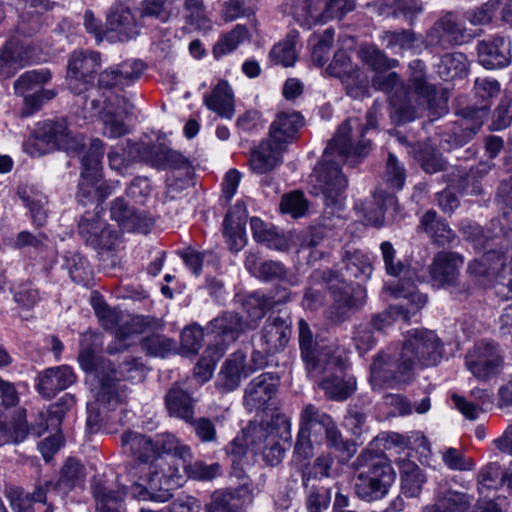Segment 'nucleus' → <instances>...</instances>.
Returning <instances> with one entry per match:
<instances>
[{"mask_svg": "<svg viewBox=\"0 0 512 512\" xmlns=\"http://www.w3.org/2000/svg\"><path fill=\"white\" fill-rule=\"evenodd\" d=\"M381 104L375 101L366 114V124L361 130V139L356 145L351 142V121L343 122L334 137L328 143L321 162L315 169L314 189L323 196L324 204L331 215L343 208V192L347 187V178L340 169V163L354 168L371 151L372 142L364 138L365 132L377 127V116Z\"/></svg>", "mask_w": 512, "mask_h": 512, "instance_id": "nucleus-1", "label": "nucleus"}, {"mask_svg": "<svg viewBox=\"0 0 512 512\" xmlns=\"http://www.w3.org/2000/svg\"><path fill=\"white\" fill-rule=\"evenodd\" d=\"M120 445L123 453L137 463L129 470L132 497L140 501H168L171 490L183 480L180 467L169 464L164 468L156 463L155 439L146 434L127 429L120 436Z\"/></svg>", "mask_w": 512, "mask_h": 512, "instance_id": "nucleus-2", "label": "nucleus"}, {"mask_svg": "<svg viewBox=\"0 0 512 512\" xmlns=\"http://www.w3.org/2000/svg\"><path fill=\"white\" fill-rule=\"evenodd\" d=\"M442 354L443 344L433 331L415 329L408 333L398 352L383 351L374 357L370 380L377 385L406 386L415 379L418 369L435 366Z\"/></svg>", "mask_w": 512, "mask_h": 512, "instance_id": "nucleus-3", "label": "nucleus"}, {"mask_svg": "<svg viewBox=\"0 0 512 512\" xmlns=\"http://www.w3.org/2000/svg\"><path fill=\"white\" fill-rule=\"evenodd\" d=\"M303 116L296 111L280 112L269 128V137L251 151L250 168L258 174L273 170L282 162V153L303 126Z\"/></svg>", "mask_w": 512, "mask_h": 512, "instance_id": "nucleus-4", "label": "nucleus"}, {"mask_svg": "<svg viewBox=\"0 0 512 512\" xmlns=\"http://www.w3.org/2000/svg\"><path fill=\"white\" fill-rule=\"evenodd\" d=\"M324 356L318 376L312 379L328 400L343 402L357 389L356 378L348 373V358L340 347L327 349Z\"/></svg>", "mask_w": 512, "mask_h": 512, "instance_id": "nucleus-5", "label": "nucleus"}, {"mask_svg": "<svg viewBox=\"0 0 512 512\" xmlns=\"http://www.w3.org/2000/svg\"><path fill=\"white\" fill-rule=\"evenodd\" d=\"M280 433L279 418L272 419L266 423L250 421L240 435H237L227 447V454L230 458L232 467L239 470L237 476L244 472L246 465H249L252 456L259 455L269 444L270 439H274Z\"/></svg>", "mask_w": 512, "mask_h": 512, "instance_id": "nucleus-6", "label": "nucleus"}, {"mask_svg": "<svg viewBox=\"0 0 512 512\" xmlns=\"http://www.w3.org/2000/svg\"><path fill=\"white\" fill-rule=\"evenodd\" d=\"M82 146V139L71 136L64 119H48L36 124L32 136L25 143V150L31 156L38 157L55 149L76 150Z\"/></svg>", "mask_w": 512, "mask_h": 512, "instance_id": "nucleus-7", "label": "nucleus"}, {"mask_svg": "<svg viewBox=\"0 0 512 512\" xmlns=\"http://www.w3.org/2000/svg\"><path fill=\"white\" fill-rule=\"evenodd\" d=\"M299 428L312 438L316 445L322 444L325 440L331 449L346 450V442L336 422L329 414L313 404L303 407L299 418Z\"/></svg>", "mask_w": 512, "mask_h": 512, "instance_id": "nucleus-8", "label": "nucleus"}, {"mask_svg": "<svg viewBox=\"0 0 512 512\" xmlns=\"http://www.w3.org/2000/svg\"><path fill=\"white\" fill-rule=\"evenodd\" d=\"M384 289L393 293L396 298L403 299L405 303L391 305L387 311L374 315L371 322L367 324L372 331H382L391 326L394 318L410 322L427 303V296L420 293L414 285L404 288V284L401 283L396 289L387 286Z\"/></svg>", "mask_w": 512, "mask_h": 512, "instance_id": "nucleus-9", "label": "nucleus"}, {"mask_svg": "<svg viewBox=\"0 0 512 512\" xmlns=\"http://www.w3.org/2000/svg\"><path fill=\"white\" fill-rule=\"evenodd\" d=\"M372 86L389 94L392 115L397 118L398 123L411 122L415 119L416 110L411 102L410 92L396 72L375 76L372 79Z\"/></svg>", "mask_w": 512, "mask_h": 512, "instance_id": "nucleus-10", "label": "nucleus"}, {"mask_svg": "<svg viewBox=\"0 0 512 512\" xmlns=\"http://www.w3.org/2000/svg\"><path fill=\"white\" fill-rule=\"evenodd\" d=\"M330 293L333 302L327 310V318L334 324L348 320L365 302L364 297L338 272L335 282H330Z\"/></svg>", "mask_w": 512, "mask_h": 512, "instance_id": "nucleus-11", "label": "nucleus"}, {"mask_svg": "<svg viewBox=\"0 0 512 512\" xmlns=\"http://www.w3.org/2000/svg\"><path fill=\"white\" fill-rule=\"evenodd\" d=\"M326 72L339 78L345 87L347 95L353 99H362L368 95L369 85L367 77L354 67L347 52L339 50L334 54L332 62Z\"/></svg>", "mask_w": 512, "mask_h": 512, "instance_id": "nucleus-12", "label": "nucleus"}, {"mask_svg": "<svg viewBox=\"0 0 512 512\" xmlns=\"http://www.w3.org/2000/svg\"><path fill=\"white\" fill-rule=\"evenodd\" d=\"M100 68L98 52L75 51L68 61V87L74 94H81L93 84Z\"/></svg>", "mask_w": 512, "mask_h": 512, "instance_id": "nucleus-13", "label": "nucleus"}, {"mask_svg": "<svg viewBox=\"0 0 512 512\" xmlns=\"http://www.w3.org/2000/svg\"><path fill=\"white\" fill-rule=\"evenodd\" d=\"M488 116V105L469 106L463 110V118L458 120L451 132L443 135L442 143L448 148L462 147L480 130Z\"/></svg>", "mask_w": 512, "mask_h": 512, "instance_id": "nucleus-14", "label": "nucleus"}, {"mask_svg": "<svg viewBox=\"0 0 512 512\" xmlns=\"http://www.w3.org/2000/svg\"><path fill=\"white\" fill-rule=\"evenodd\" d=\"M465 364L474 377L486 381L500 372L503 358L498 346L479 343L467 353Z\"/></svg>", "mask_w": 512, "mask_h": 512, "instance_id": "nucleus-15", "label": "nucleus"}, {"mask_svg": "<svg viewBox=\"0 0 512 512\" xmlns=\"http://www.w3.org/2000/svg\"><path fill=\"white\" fill-rule=\"evenodd\" d=\"M140 159L158 169L184 170L191 174V163L181 153L164 144L142 143L138 147Z\"/></svg>", "mask_w": 512, "mask_h": 512, "instance_id": "nucleus-16", "label": "nucleus"}, {"mask_svg": "<svg viewBox=\"0 0 512 512\" xmlns=\"http://www.w3.org/2000/svg\"><path fill=\"white\" fill-rule=\"evenodd\" d=\"M290 316H269L260 331L259 347L266 353H279L285 349L291 338Z\"/></svg>", "mask_w": 512, "mask_h": 512, "instance_id": "nucleus-17", "label": "nucleus"}, {"mask_svg": "<svg viewBox=\"0 0 512 512\" xmlns=\"http://www.w3.org/2000/svg\"><path fill=\"white\" fill-rule=\"evenodd\" d=\"M106 31L111 40L125 42L134 39L140 29L130 8L116 1L107 14Z\"/></svg>", "mask_w": 512, "mask_h": 512, "instance_id": "nucleus-18", "label": "nucleus"}, {"mask_svg": "<svg viewBox=\"0 0 512 512\" xmlns=\"http://www.w3.org/2000/svg\"><path fill=\"white\" fill-rule=\"evenodd\" d=\"M463 264L464 257L459 253L440 251L434 255L429 265V275L439 287L456 286Z\"/></svg>", "mask_w": 512, "mask_h": 512, "instance_id": "nucleus-19", "label": "nucleus"}, {"mask_svg": "<svg viewBox=\"0 0 512 512\" xmlns=\"http://www.w3.org/2000/svg\"><path fill=\"white\" fill-rule=\"evenodd\" d=\"M280 379L273 373H262L253 378L245 389L244 405L250 411L263 410L276 395Z\"/></svg>", "mask_w": 512, "mask_h": 512, "instance_id": "nucleus-20", "label": "nucleus"}, {"mask_svg": "<svg viewBox=\"0 0 512 512\" xmlns=\"http://www.w3.org/2000/svg\"><path fill=\"white\" fill-rule=\"evenodd\" d=\"M33 46L17 37L9 38L0 48V76L12 77L19 69L31 63Z\"/></svg>", "mask_w": 512, "mask_h": 512, "instance_id": "nucleus-21", "label": "nucleus"}, {"mask_svg": "<svg viewBox=\"0 0 512 512\" xmlns=\"http://www.w3.org/2000/svg\"><path fill=\"white\" fill-rule=\"evenodd\" d=\"M76 381V375L68 365L50 367L39 372L36 377L35 388L39 395L51 400L59 392L67 389Z\"/></svg>", "mask_w": 512, "mask_h": 512, "instance_id": "nucleus-22", "label": "nucleus"}, {"mask_svg": "<svg viewBox=\"0 0 512 512\" xmlns=\"http://www.w3.org/2000/svg\"><path fill=\"white\" fill-rule=\"evenodd\" d=\"M144 68L145 66L142 61H124L100 73L98 79L99 87L122 91L125 87L131 86L140 78Z\"/></svg>", "mask_w": 512, "mask_h": 512, "instance_id": "nucleus-23", "label": "nucleus"}, {"mask_svg": "<svg viewBox=\"0 0 512 512\" xmlns=\"http://www.w3.org/2000/svg\"><path fill=\"white\" fill-rule=\"evenodd\" d=\"M479 63L486 69H500L511 62V42L501 35L481 40L477 44Z\"/></svg>", "mask_w": 512, "mask_h": 512, "instance_id": "nucleus-24", "label": "nucleus"}, {"mask_svg": "<svg viewBox=\"0 0 512 512\" xmlns=\"http://www.w3.org/2000/svg\"><path fill=\"white\" fill-rule=\"evenodd\" d=\"M298 342L301 358L305 364L306 371L310 378H314L319 374V365L322 363L324 353L327 349L334 347L326 346L319 351V346L314 338V334L309 324L304 320L298 321Z\"/></svg>", "mask_w": 512, "mask_h": 512, "instance_id": "nucleus-25", "label": "nucleus"}, {"mask_svg": "<svg viewBox=\"0 0 512 512\" xmlns=\"http://www.w3.org/2000/svg\"><path fill=\"white\" fill-rule=\"evenodd\" d=\"M357 471L371 476L382 486H391L395 480V472L388 459L370 449L362 451L354 462Z\"/></svg>", "mask_w": 512, "mask_h": 512, "instance_id": "nucleus-26", "label": "nucleus"}, {"mask_svg": "<svg viewBox=\"0 0 512 512\" xmlns=\"http://www.w3.org/2000/svg\"><path fill=\"white\" fill-rule=\"evenodd\" d=\"M418 231L425 233L433 244L440 247L449 246L457 240V235L448 222L433 209L427 210L422 215Z\"/></svg>", "mask_w": 512, "mask_h": 512, "instance_id": "nucleus-27", "label": "nucleus"}, {"mask_svg": "<svg viewBox=\"0 0 512 512\" xmlns=\"http://www.w3.org/2000/svg\"><path fill=\"white\" fill-rule=\"evenodd\" d=\"M336 276L337 271L314 270L309 276L302 306L311 311L319 309L325 301V288L330 291V282H335Z\"/></svg>", "mask_w": 512, "mask_h": 512, "instance_id": "nucleus-28", "label": "nucleus"}, {"mask_svg": "<svg viewBox=\"0 0 512 512\" xmlns=\"http://www.w3.org/2000/svg\"><path fill=\"white\" fill-rule=\"evenodd\" d=\"M246 356L243 352L237 351L229 356L224 362L218 374L216 386L219 391L227 393L235 390L240 385L242 377L250 373L245 365Z\"/></svg>", "mask_w": 512, "mask_h": 512, "instance_id": "nucleus-29", "label": "nucleus"}, {"mask_svg": "<svg viewBox=\"0 0 512 512\" xmlns=\"http://www.w3.org/2000/svg\"><path fill=\"white\" fill-rule=\"evenodd\" d=\"M93 496L96 500V512H125L124 487L112 489L101 479L94 478L91 484Z\"/></svg>", "mask_w": 512, "mask_h": 512, "instance_id": "nucleus-30", "label": "nucleus"}, {"mask_svg": "<svg viewBox=\"0 0 512 512\" xmlns=\"http://www.w3.org/2000/svg\"><path fill=\"white\" fill-rule=\"evenodd\" d=\"M100 386L96 393V403L108 410L116 409L126 402L129 394L128 387L120 382L119 377L103 374L99 377Z\"/></svg>", "mask_w": 512, "mask_h": 512, "instance_id": "nucleus-31", "label": "nucleus"}, {"mask_svg": "<svg viewBox=\"0 0 512 512\" xmlns=\"http://www.w3.org/2000/svg\"><path fill=\"white\" fill-rule=\"evenodd\" d=\"M205 106L220 117L231 119L235 113L233 90L225 80H220L210 94L204 96Z\"/></svg>", "mask_w": 512, "mask_h": 512, "instance_id": "nucleus-32", "label": "nucleus"}, {"mask_svg": "<svg viewBox=\"0 0 512 512\" xmlns=\"http://www.w3.org/2000/svg\"><path fill=\"white\" fill-rule=\"evenodd\" d=\"M110 215L113 220L127 230L146 232L149 227L146 215L129 206L123 197H118L112 202Z\"/></svg>", "mask_w": 512, "mask_h": 512, "instance_id": "nucleus-33", "label": "nucleus"}, {"mask_svg": "<svg viewBox=\"0 0 512 512\" xmlns=\"http://www.w3.org/2000/svg\"><path fill=\"white\" fill-rule=\"evenodd\" d=\"M212 333L222 337L223 342H233L248 329L247 323L236 312H225L209 323Z\"/></svg>", "mask_w": 512, "mask_h": 512, "instance_id": "nucleus-34", "label": "nucleus"}, {"mask_svg": "<svg viewBox=\"0 0 512 512\" xmlns=\"http://www.w3.org/2000/svg\"><path fill=\"white\" fill-rule=\"evenodd\" d=\"M420 38L412 29L389 30L384 31L381 35V40L385 47L395 54H403L404 52L419 53Z\"/></svg>", "mask_w": 512, "mask_h": 512, "instance_id": "nucleus-35", "label": "nucleus"}, {"mask_svg": "<svg viewBox=\"0 0 512 512\" xmlns=\"http://www.w3.org/2000/svg\"><path fill=\"white\" fill-rule=\"evenodd\" d=\"M155 447H156V460L157 463L161 464V456L162 454H167L173 456L171 463L175 466L179 467L175 460H179L181 462H187L192 460L193 454L191 448L184 444L181 440H179L176 436L170 433H162L156 436L155 438Z\"/></svg>", "mask_w": 512, "mask_h": 512, "instance_id": "nucleus-36", "label": "nucleus"}, {"mask_svg": "<svg viewBox=\"0 0 512 512\" xmlns=\"http://www.w3.org/2000/svg\"><path fill=\"white\" fill-rule=\"evenodd\" d=\"M17 195L29 209L32 221L38 227L45 224L47 219V197L34 185H21Z\"/></svg>", "mask_w": 512, "mask_h": 512, "instance_id": "nucleus-37", "label": "nucleus"}, {"mask_svg": "<svg viewBox=\"0 0 512 512\" xmlns=\"http://www.w3.org/2000/svg\"><path fill=\"white\" fill-rule=\"evenodd\" d=\"M290 11L294 19L307 28L327 22L323 0H292Z\"/></svg>", "mask_w": 512, "mask_h": 512, "instance_id": "nucleus-38", "label": "nucleus"}, {"mask_svg": "<svg viewBox=\"0 0 512 512\" xmlns=\"http://www.w3.org/2000/svg\"><path fill=\"white\" fill-rule=\"evenodd\" d=\"M409 82L414 93L427 104L432 106L436 94V88L429 83L426 75L425 63L420 59H415L409 63Z\"/></svg>", "mask_w": 512, "mask_h": 512, "instance_id": "nucleus-39", "label": "nucleus"}, {"mask_svg": "<svg viewBox=\"0 0 512 512\" xmlns=\"http://www.w3.org/2000/svg\"><path fill=\"white\" fill-rule=\"evenodd\" d=\"M164 401L170 416L184 421L191 420V416L194 414L193 399L180 386L174 384L166 393Z\"/></svg>", "mask_w": 512, "mask_h": 512, "instance_id": "nucleus-40", "label": "nucleus"}, {"mask_svg": "<svg viewBox=\"0 0 512 512\" xmlns=\"http://www.w3.org/2000/svg\"><path fill=\"white\" fill-rule=\"evenodd\" d=\"M85 478V468L81 462L75 458H68L61 467L60 475L57 481H54L57 488V495L64 497L71 490L83 484Z\"/></svg>", "mask_w": 512, "mask_h": 512, "instance_id": "nucleus-41", "label": "nucleus"}, {"mask_svg": "<svg viewBox=\"0 0 512 512\" xmlns=\"http://www.w3.org/2000/svg\"><path fill=\"white\" fill-rule=\"evenodd\" d=\"M341 262L345 275L338 272L348 282L352 279L366 280L371 276L372 265L369 258L360 250H345L342 254Z\"/></svg>", "mask_w": 512, "mask_h": 512, "instance_id": "nucleus-42", "label": "nucleus"}, {"mask_svg": "<svg viewBox=\"0 0 512 512\" xmlns=\"http://www.w3.org/2000/svg\"><path fill=\"white\" fill-rule=\"evenodd\" d=\"M501 269V252L489 250L468 263L467 271L471 276L498 280Z\"/></svg>", "mask_w": 512, "mask_h": 512, "instance_id": "nucleus-43", "label": "nucleus"}, {"mask_svg": "<svg viewBox=\"0 0 512 512\" xmlns=\"http://www.w3.org/2000/svg\"><path fill=\"white\" fill-rule=\"evenodd\" d=\"M287 300V294L276 298L275 296L266 295L256 291L245 298L243 308L245 309L248 317L251 320L256 321L263 318L268 310L274 308L278 304L285 303Z\"/></svg>", "mask_w": 512, "mask_h": 512, "instance_id": "nucleus-44", "label": "nucleus"}, {"mask_svg": "<svg viewBox=\"0 0 512 512\" xmlns=\"http://www.w3.org/2000/svg\"><path fill=\"white\" fill-rule=\"evenodd\" d=\"M401 489L407 497L420 495L422 486L426 481L422 470L413 462L402 460L400 463Z\"/></svg>", "mask_w": 512, "mask_h": 512, "instance_id": "nucleus-45", "label": "nucleus"}, {"mask_svg": "<svg viewBox=\"0 0 512 512\" xmlns=\"http://www.w3.org/2000/svg\"><path fill=\"white\" fill-rule=\"evenodd\" d=\"M224 351L225 348L219 343L205 350V355L193 369V376L198 383L203 384L212 377L216 363L223 357Z\"/></svg>", "mask_w": 512, "mask_h": 512, "instance_id": "nucleus-46", "label": "nucleus"}, {"mask_svg": "<svg viewBox=\"0 0 512 512\" xmlns=\"http://www.w3.org/2000/svg\"><path fill=\"white\" fill-rule=\"evenodd\" d=\"M471 498L461 492L447 491L440 495L430 512H467Z\"/></svg>", "mask_w": 512, "mask_h": 512, "instance_id": "nucleus-47", "label": "nucleus"}, {"mask_svg": "<svg viewBox=\"0 0 512 512\" xmlns=\"http://www.w3.org/2000/svg\"><path fill=\"white\" fill-rule=\"evenodd\" d=\"M185 19L193 29L207 32L212 29V21L208 17L203 0L184 1Z\"/></svg>", "mask_w": 512, "mask_h": 512, "instance_id": "nucleus-48", "label": "nucleus"}, {"mask_svg": "<svg viewBox=\"0 0 512 512\" xmlns=\"http://www.w3.org/2000/svg\"><path fill=\"white\" fill-rule=\"evenodd\" d=\"M360 59L374 71H385L398 66L396 59L389 58L382 50L374 45H364L359 51Z\"/></svg>", "mask_w": 512, "mask_h": 512, "instance_id": "nucleus-49", "label": "nucleus"}, {"mask_svg": "<svg viewBox=\"0 0 512 512\" xmlns=\"http://www.w3.org/2000/svg\"><path fill=\"white\" fill-rule=\"evenodd\" d=\"M390 486H382L371 476L358 471L355 480V492L357 496L365 501H374L383 498Z\"/></svg>", "mask_w": 512, "mask_h": 512, "instance_id": "nucleus-50", "label": "nucleus"}, {"mask_svg": "<svg viewBox=\"0 0 512 512\" xmlns=\"http://www.w3.org/2000/svg\"><path fill=\"white\" fill-rule=\"evenodd\" d=\"M102 121L104 124L103 134L109 138H119L129 133L123 117L119 116L111 102L103 106Z\"/></svg>", "mask_w": 512, "mask_h": 512, "instance_id": "nucleus-51", "label": "nucleus"}, {"mask_svg": "<svg viewBox=\"0 0 512 512\" xmlns=\"http://www.w3.org/2000/svg\"><path fill=\"white\" fill-rule=\"evenodd\" d=\"M395 200L393 194L383 190H376L373 194V202L376 208H373L372 204H368L364 208L367 220L374 226L381 227L384 224L386 207L394 204Z\"/></svg>", "mask_w": 512, "mask_h": 512, "instance_id": "nucleus-52", "label": "nucleus"}, {"mask_svg": "<svg viewBox=\"0 0 512 512\" xmlns=\"http://www.w3.org/2000/svg\"><path fill=\"white\" fill-rule=\"evenodd\" d=\"M444 34L448 39L449 47L461 45L470 40L471 36L467 30L458 22L457 16L453 12H447L439 18Z\"/></svg>", "mask_w": 512, "mask_h": 512, "instance_id": "nucleus-53", "label": "nucleus"}, {"mask_svg": "<svg viewBox=\"0 0 512 512\" xmlns=\"http://www.w3.org/2000/svg\"><path fill=\"white\" fill-rule=\"evenodd\" d=\"M466 72V57L463 53H447L442 56L438 73L446 81L461 77Z\"/></svg>", "mask_w": 512, "mask_h": 512, "instance_id": "nucleus-54", "label": "nucleus"}, {"mask_svg": "<svg viewBox=\"0 0 512 512\" xmlns=\"http://www.w3.org/2000/svg\"><path fill=\"white\" fill-rule=\"evenodd\" d=\"M297 36L296 33L289 34L284 41L276 44L270 52L271 61L284 67L293 66L297 59L295 49Z\"/></svg>", "mask_w": 512, "mask_h": 512, "instance_id": "nucleus-55", "label": "nucleus"}, {"mask_svg": "<svg viewBox=\"0 0 512 512\" xmlns=\"http://www.w3.org/2000/svg\"><path fill=\"white\" fill-rule=\"evenodd\" d=\"M183 473L191 479L200 481H210L221 475V466L219 463L206 464L203 461L192 460L182 462Z\"/></svg>", "mask_w": 512, "mask_h": 512, "instance_id": "nucleus-56", "label": "nucleus"}, {"mask_svg": "<svg viewBox=\"0 0 512 512\" xmlns=\"http://www.w3.org/2000/svg\"><path fill=\"white\" fill-rule=\"evenodd\" d=\"M65 414L64 410H61L58 405H50L46 414H40L39 422L30 427L29 433L36 437H40L49 428L58 432Z\"/></svg>", "mask_w": 512, "mask_h": 512, "instance_id": "nucleus-57", "label": "nucleus"}, {"mask_svg": "<svg viewBox=\"0 0 512 512\" xmlns=\"http://www.w3.org/2000/svg\"><path fill=\"white\" fill-rule=\"evenodd\" d=\"M328 237V231L324 225L310 227L301 241L302 249L312 250L310 257L314 260L324 257L325 252L319 248L323 246Z\"/></svg>", "mask_w": 512, "mask_h": 512, "instance_id": "nucleus-58", "label": "nucleus"}, {"mask_svg": "<svg viewBox=\"0 0 512 512\" xmlns=\"http://www.w3.org/2000/svg\"><path fill=\"white\" fill-rule=\"evenodd\" d=\"M249 32L246 26L236 25L229 33L225 34L214 46L213 53L216 58L234 51L240 43L248 38Z\"/></svg>", "mask_w": 512, "mask_h": 512, "instance_id": "nucleus-59", "label": "nucleus"}, {"mask_svg": "<svg viewBox=\"0 0 512 512\" xmlns=\"http://www.w3.org/2000/svg\"><path fill=\"white\" fill-rule=\"evenodd\" d=\"M334 463L333 457L326 453L319 455L312 465L307 466L302 471V484L304 488H308L311 479H322L330 476V470Z\"/></svg>", "mask_w": 512, "mask_h": 512, "instance_id": "nucleus-60", "label": "nucleus"}, {"mask_svg": "<svg viewBox=\"0 0 512 512\" xmlns=\"http://www.w3.org/2000/svg\"><path fill=\"white\" fill-rule=\"evenodd\" d=\"M78 361L84 371L95 372L98 378L108 371L115 373V368L109 360L99 359L97 353L86 349L79 350Z\"/></svg>", "mask_w": 512, "mask_h": 512, "instance_id": "nucleus-61", "label": "nucleus"}, {"mask_svg": "<svg viewBox=\"0 0 512 512\" xmlns=\"http://www.w3.org/2000/svg\"><path fill=\"white\" fill-rule=\"evenodd\" d=\"M502 0H489L479 7L465 12L464 18L474 26L488 25L492 22Z\"/></svg>", "mask_w": 512, "mask_h": 512, "instance_id": "nucleus-62", "label": "nucleus"}, {"mask_svg": "<svg viewBox=\"0 0 512 512\" xmlns=\"http://www.w3.org/2000/svg\"><path fill=\"white\" fill-rule=\"evenodd\" d=\"M306 489L305 506L308 512H323L331 502V490L320 486H309Z\"/></svg>", "mask_w": 512, "mask_h": 512, "instance_id": "nucleus-63", "label": "nucleus"}, {"mask_svg": "<svg viewBox=\"0 0 512 512\" xmlns=\"http://www.w3.org/2000/svg\"><path fill=\"white\" fill-rule=\"evenodd\" d=\"M238 507L239 499L232 491H216L210 504L206 506V512H236Z\"/></svg>", "mask_w": 512, "mask_h": 512, "instance_id": "nucleus-64", "label": "nucleus"}]
</instances>
